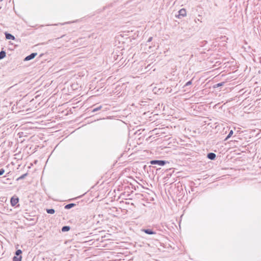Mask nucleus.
Here are the masks:
<instances>
[{"label": "nucleus", "instance_id": "obj_14", "mask_svg": "<svg viewBox=\"0 0 261 261\" xmlns=\"http://www.w3.org/2000/svg\"><path fill=\"white\" fill-rule=\"evenodd\" d=\"M22 253V251L20 249H18L15 252V255L17 256H19Z\"/></svg>", "mask_w": 261, "mask_h": 261}, {"label": "nucleus", "instance_id": "obj_11", "mask_svg": "<svg viewBox=\"0 0 261 261\" xmlns=\"http://www.w3.org/2000/svg\"><path fill=\"white\" fill-rule=\"evenodd\" d=\"M6 57V52L4 50L0 51V59H2Z\"/></svg>", "mask_w": 261, "mask_h": 261}, {"label": "nucleus", "instance_id": "obj_16", "mask_svg": "<svg viewBox=\"0 0 261 261\" xmlns=\"http://www.w3.org/2000/svg\"><path fill=\"white\" fill-rule=\"evenodd\" d=\"M224 82L218 83L214 86V88H218V87H221V86H223L224 85Z\"/></svg>", "mask_w": 261, "mask_h": 261}, {"label": "nucleus", "instance_id": "obj_9", "mask_svg": "<svg viewBox=\"0 0 261 261\" xmlns=\"http://www.w3.org/2000/svg\"><path fill=\"white\" fill-rule=\"evenodd\" d=\"M22 256L20 255L19 256H14L13 257V261H21Z\"/></svg>", "mask_w": 261, "mask_h": 261}, {"label": "nucleus", "instance_id": "obj_6", "mask_svg": "<svg viewBox=\"0 0 261 261\" xmlns=\"http://www.w3.org/2000/svg\"><path fill=\"white\" fill-rule=\"evenodd\" d=\"M207 157L208 159L213 160L216 158V155L215 153L213 152H210L207 154Z\"/></svg>", "mask_w": 261, "mask_h": 261}, {"label": "nucleus", "instance_id": "obj_7", "mask_svg": "<svg viewBox=\"0 0 261 261\" xmlns=\"http://www.w3.org/2000/svg\"><path fill=\"white\" fill-rule=\"evenodd\" d=\"M5 36L7 39L15 40V37L9 33H5Z\"/></svg>", "mask_w": 261, "mask_h": 261}, {"label": "nucleus", "instance_id": "obj_17", "mask_svg": "<svg viewBox=\"0 0 261 261\" xmlns=\"http://www.w3.org/2000/svg\"><path fill=\"white\" fill-rule=\"evenodd\" d=\"M102 108V106H98L94 109H93L92 110V112H96L97 111H99Z\"/></svg>", "mask_w": 261, "mask_h": 261}, {"label": "nucleus", "instance_id": "obj_21", "mask_svg": "<svg viewBox=\"0 0 261 261\" xmlns=\"http://www.w3.org/2000/svg\"><path fill=\"white\" fill-rule=\"evenodd\" d=\"M3 0H1V1H2Z\"/></svg>", "mask_w": 261, "mask_h": 261}, {"label": "nucleus", "instance_id": "obj_10", "mask_svg": "<svg viewBox=\"0 0 261 261\" xmlns=\"http://www.w3.org/2000/svg\"><path fill=\"white\" fill-rule=\"evenodd\" d=\"M70 227L69 226H64L62 228V231L63 232L68 231L70 230Z\"/></svg>", "mask_w": 261, "mask_h": 261}, {"label": "nucleus", "instance_id": "obj_15", "mask_svg": "<svg viewBox=\"0 0 261 261\" xmlns=\"http://www.w3.org/2000/svg\"><path fill=\"white\" fill-rule=\"evenodd\" d=\"M28 175V173H25V174H22V175H21L20 177H19L18 178H17V180H20V179H22L23 178H24Z\"/></svg>", "mask_w": 261, "mask_h": 261}, {"label": "nucleus", "instance_id": "obj_18", "mask_svg": "<svg viewBox=\"0 0 261 261\" xmlns=\"http://www.w3.org/2000/svg\"><path fill=\"white\" fill-rule=\"evenodd\" d=\"M192 84V81H189L188 82H187L185 85V86H188Z\"/></svg>", "mask_w": 261, "mask_h": 261}, {"label": "nucleus", "instance_id": "obj_20", "mask_svg": "<svg viewBox=\"0 0 261 261\" xmlns=\"http://www.w3.org/2000/svg\"><path fill=\"white\" fill-rule=\"evenodd\" d=\"M152 37H150L148 38V40H147V42H151V41H152Z\"/></svg>", "mask_w": 261, "mask_h": 261}, {"label": "nucleus", "instance_id": "obj_12", "mask_svg": "<svg viewBox=\"0 0 261 261\" xmlns=\"http://www.w3.org/2000/svg\"><path fill=\"white\" fill-rule=\"evenodd\" d=\"M46 212L48 213V214H53L55 213V211L54 209L53 208H49V209H47L46 210Z\"/></svg>", "mask_w": 261, "mask_h": 261}, {"label": "nucleus", "instance_id": "obj_13", "mask_svg": "<svg viewBox=\"0 0 261 261\" xmlns=\"http://www.w3.org/2000/svg\"><path fill=\"white\" fill-rule=\"evenodd\" d=\"M233 132L232 130H231L229 131V134H228V135L227 136L226 138H225V140L228 139L230 137H231V136L233 135Z\"/></svg>", "mask_w": 261, "mask_h": 261}, {"label": "nucleus", "instance_id": "obj_5", "mask_svg": "<svg viewBox=\"0 0 261 261\" xmlns=\"http://www.w3.org/2000/svg\"><path fill=\"white\" fill-rule=\"evenodd\" d=\"M185 16H186V10L182 8L178 11V17L179 18L180 16L184 17Z\"/></svg>", "mask_w": 261, "mask_h": 261}, {"label": "nucleus", "instance_id": "obj_19", "mask_svg": "<svg viewBox=\"0 0 261 261\" xmlns=\"http://www.w3.org/2000/svg\"><path fill=\"white\" fill-rule=\"evenodd\" d=\"M5 173V170L3 168L0 169V175H3Z\"/></svg>", "mask_w": 261, "mask_h": 261}, {"label": "nucleus", "instance_id": "obj_2", "mask_svg": "<svg viewBox=\"0 0 261 261\" xmlns=\"http://www.w3.org/2000/svg\"><path fill=\"white\" fill-rule=\"evenodd\" d=\"M37 54L36 53H33L31 54L30 55L27 56L24 58V61H27L31 60L33 59H34L37 56Z\"/></svg>", "mask_w": 261, "mask_h": 261}, {"label": "nucleus", "instance_id": "obj_8", "mask_svg": "<svg viewBox=\"0 0 261 261\" xmlns=\"http://www.w3.org/2000/svg\"><path fill=\"white\" fill-rule=\"evenodd\" d=\"M75 205H76V204H75V203H69V204H66V205L65 206L64 208H65V209H67V210H68V209H70V208H72V207H74V206H75Z\"/></svg>", "mask_w": 261, "mask_h": 261}, {"label": "nucleus", "instance_id": "obj_4", "mask_svg": "<svg viewBox=\"0 0 261 261\" xmlns=\"http://www.w3.org/2000/svg\"><path fill=\"white\" fill-rule=\"evenodd\" d=\"M141 231L144 232L145 233L148 234H156V232L155 231H153L152 229H142Z\"/></svg>", "mask_w": 261, "mask_h": 261}, {"label": "nucleus", "instance_id": "obj_3", "mask_svg": "<svg viewBox=\"0 0 261 261\" xmlns=\"http://www.w3.org/2000/svg\"><path fill=\"white\" fill-rule=\"evenodd\" d=\"M19 201V199L17 197H12L11 198V204L12 206H15Z\"/></svg>", "mask_w": 261, "mask_h": 261}, {"label": "nucleus", "instance_id": "obj_1", "mask_svg": "<svg viewBox=\"0 0 261 261\" xmlns=\"http://www.w3.org/2000/svg\"><path fill=\"white\" fill-rule=\"evenodd\" d=\"M167 163H168V162L164 161V160H151L150 162V163L151 165H158L159 166H163L165 165Z\"/></svg>", "mask_w": 261, "mask_h": 261}]
</instances>
